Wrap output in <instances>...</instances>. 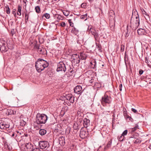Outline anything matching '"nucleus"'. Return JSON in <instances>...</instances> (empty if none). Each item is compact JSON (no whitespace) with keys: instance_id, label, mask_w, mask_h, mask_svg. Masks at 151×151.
Listing matches in <instances>:
<instances>
[{"instance_id":"obj_51","label":"nucleus","mask_w":151,"mask_h":151,"mask_svg":"<svg viewBox=\"0 0 151 151\" xmlns=\"http://www.w3.org/2000/svg\"><path fill=\"white\" fill-rule=\"evenodd\" d=\"M32 151H40V149L37 148H35L32 150Z\"/></svg>"},{"instance_id":"obj_58","label":"nucleus","mask_w":151,"mask_h":151,"mask_svg":"<svg viewBox=\"0 0 151 151\" xmlns=\"http://www.w3.org/2000/svg\"><path fill=\"white\" fill-rule=\"evenodd\" d=\"M122 84H121L119 86V89L120 91H122Z\"/></svg>"},{"instance_id":"obj_44","label":"nucleus","mask_w":151,"mask_h":151,"mask_svg":"<svg viewBox=\"0 0 151 151\" xmlns=\"http://www.w3.org/2000/svg\"><path fill=\"white\" fill-rule=\"evenodd\" d=\"M127 132L128 130L127 129H126L123 132L122 134L124 136L126 135L127 134Z\"/></svg>"},{"instance_id":"obj_17","label":"nucleus","mask_w":151,"mask_h":151,"mask_svg":"<svg viewBox=\"0 0 151 151\" xmlns=\"http://www.w3.org/2000/svg\"><path fill=\"white\" fill-rule=\"evenodd\" d=\"M96 60H94L93 62H90V67L93 69H95L96 67Z\"/></svg>"},{"instance_id":"obj_12","label":"nucleus","mask_w":151,"mask_h":151,"mask_svg":"<svg viewBox=\"0 0 151 151\" xmlns=\"http://www.w3.org/2000/svg\"><path fill=\"white\" fill-rule=\"evenodd\" d=\"M83 125L84 127L87 128L90 124V121L88 119L85 118L83 120Z\"/></svg>"},{"instance_id":"obj_49","label":"nucleus","mask_w":151,"mask_h":151,"mask_svg":"<svg viewBox=\"0 0 151 151\" xmlns=\"http://www.w3.org/2000/svg\"><path fill=\"white\" fill-rule=\"evenodd\" d=\"M8 112L9 114H11L13 113V111L12 110H8Z\"/></svg>"},{"instance_id":"obj_54","label":"nucleus","mask_w":151,"mask_h":151,"mask_svg":"<svg viewBox=\"0 0 151 151\" xmlns=\"http://www.w3.org/2000/svg\"><path fill=\"white\" fill-rule=\"evenodd\" d=\"M27 2V0H23V2L24 3V7H25V8L26 7V2Z\"/></svg>"},{"instance_id":"obj_42","label":"nucleus","mask_w":151,"mask_h":151,"mask_svg":"<svg viewBox=\"0 0 151 151\" xmlns=\"http://www.w3.org/2000/svg\"><path fill=\"white\" fill-rule=\"evenodd\" d=\"M16 133H17V134H16V136H15V137H16L17 136H20L22 134V133L20 131H16Z\"/></svg>"},{"instance_id":"obj_46","label":"nucleus","mask_w":151,"mask_h":151,"mask_svg":"<svg viewBox=\"0 0 151 151\" xmlns=\"http://www.w3.org/2000/svg\"><path fill=\"white\" fill-rule=\"evenodd\" d=\"M124 46L123 45H122L121 47V51L123 52L124 51Z\"/></svg>"},{"instance_id":"obj_48","label":"nucleus","mask_w":151,"mask_h":151,"mask_svg":"<svg viewBox=\"0 0 151 151\" xmlns=\"http://www.w3.org/2000/svg\"><path fill=\"white\" fill-rule=\"evenodd\" d=\"M86 6V3H83L81 5V7L83 8H85Z\"/></svg>"},{"instance_id":"obj_21","label":"nucleus","mask_w":151,"mask_h":151,"mask_svg":"<svg viewBox=\"0 0 151 151\" xmlns=\"http://www.w3.org/2000/svg\"><path fill=\"white\" fill-rule=\"evenodd\" d=\"M22 8V7L21 6L19 5L18 6L17 14L19 16L21 15Z\"/></svg>"},{"instance_id":"obj_35","label":"nucleus","mask_w":151,"mask_h":151,"mask_svg":"<svg viewBox=\"0 0 151 151\" xmlns=\"http://www.w3.org/2000/svg\"><path fill=\"white\" fill-rule=\"evenodd\" d=\"M133 142L135 144L140 143L141 142V140L139 139H134L133 140Z\"/></svg>"},{"instance_id":"obj_45","label":"nucleus","mask_w":151,"mask_h":151,"mask_svg":"<svg viewBox=\"0 0 151 151\" xmlns=\"http://www.w3.org/2000/svg\"><path fill=\"white\" fill-rule=\"evenodd\" d=\"M70 127H68L67 129H66V133H67L68 134L70 133Z\"/></svg>"},{"instance_id":"obj_52","label":"nucleus","mask_w":151,"mask_h":151,"mask_svg":"<svg viewBox=\"0 0 151 151\" xmlns=\"http://www.w3.org/2000/svg\"><path fill=\"white\" fill-rule=\"evenodd\" d=\"M60 26L62 27H65L66 26V24L64 22H62L60 24Z\"/></svg>"},{"instance_id":"obj_34","label":"nucleus","mask_w":151,"mask_h":151,"mask_svg":"<svg viewBox=\"0 0 151 151\" xmlns=\"http://www.w3.org/2000/svg\"><path fill=\"white\" fill-rule=\"evenodd\" d=\"M29 16L27 13H25V23H27L29 19Z\"/></svg>"},{"instance_id":"obj_33","label":"nucleus","mask_w":151,"mask_h":151,"mask_svg":"<svg viewBox=\"0 0 151 151\" xmlns=\"http://www.w3.org/2000/svg\"><path fill=\"white\" fill-rule=\"evenodd\" d=\"M71 58H73H73H80V56L79 55L77 54H73Z\"/></svg>"},{"instance_id":"obj_29","label":"nucleus","mask_w":151,"mask_h":151,"mask_svg":"<svg viewBox=\"0 0 151 151\" xmlns=\"http://www.w3.org/2000/svg\"><path fill=\"white\" fill-rule=\"evenodd\" d=\"M7 43L4 40H0V46L1 47L4 45H7Z\"/></svg>"},{"instance_id":"obj_9","label":"nucleus","mask_w":151,"mask_h":151,"mask_svg":"<svg viewBox=\"0 0 151 151\" xmlns=\"http://www.w3.org/2000/svg\"><path fill=\"white\" fill-rule=\"evenodd\" d=\"M74 92L78 94H81L83 91L81 86L80 85H77L74 89Z\"/></svg>"},{"instance_id":"obj_2","label":"nucleus","mask_w":151,"mask_h":151,"mask_svg":"<svg viewBox=\"0 0 151 151\" xmlns=\"http://www.w3.org/2000/svg\"><path fill=\"white\" fill-rule=\"evenodd\" d=\"M48 119V117L44 114L37 113L36 117V122L38 124H45Z\"/></svg>"},{"instance_id":"obj_60","label":"nucleus","mask_w":151,"mask_h":151,"mask_svg":"<svg viewBox=\"0 0 151 151\" xmlns=\"http://www.w3.org/2000/svg\"><path fill=\"white\" fill-rule=\"evenodd\" d=\"M15 11H16V10L15 9L14 10H13L12 11V13L14 14V15H16V13Z\"/></svg>"},{"instance_id":"obj_22","label":"nucleus","mask_w":151,"mask_h":151,"mask_svg":"<svg viewBox=\"0 0 151 151\" xmlns=\"http://www.w3.org/2000/svg\"><path fill=\"white\" fill-rule=\"evenodd\" d=\"M139 25V20H135V27H134L135 29L138 28Z\"/></svg>"},{"instance_id":"obj_36","label":"nucleus","mask_w":151,"mask_h":151,"mask_svg":"<svg viewBox=\"0 0 151 151\" xmlns=\"http://www.w3.org/2000/svg\"><path fill=\"white\" fill-rule=\"evenodd\" d=\"M35 10L36 12L37 13H40V8L39 6H37L35 7Z\"/></svg>"},{"instance_id":"obj_57","label":"nucleus","mask_w":151,"mask_h":151,"mask_svg":"<svg viewBox=\"0 0 151 151\" xmlns=\"http://www.w3.org/2000/svg\"><path fill=\"white\" fill-rule=\"evenodd\" d=\"M143 72H144V71L143 70H142V69H139V74L140 75H141L143 74Z\"/></svg>"},{"instance_id":"obj_25","label":"nucleus","mask_w":151,"mask_h":151,"mask_svg":"<svg viewBox=\"0 0 151 151\" xmlns=\"http://www.w3.org/2000/svg\"><path fill=\"white\" fill-rule=\"evenodd\" d=\"M87 16V14H85L81 16L80 17V18L81 19L84 20L85 21L88 19Z\"/></svg>"},{"instance_id":"obj_43","label":"nucleus","mask_w":151,"mask_h":151,"mask_svg":"<svg viewBox=\"0 0 151 151\" xmlns=\"http://www.w3.org/2000/svg\"><path fill=\"white\" fill-rule=\"evenodd\" d=\"M63 14L65 16H68L69 15V12L68 11H65L64 10L63 11Z\"/></svg>"},{"instance_id":"obj_28","label":"nucleus","mask_w":151,"mask_h":151,"mask_svg":"<svg viewBox=\"0 0 151 151\" xmlns=\"http://www.w3.org/2000/svg\"><path fill=\"white\" fill-rule=\"evenodd\" d=\"M138 127H139V126H138V125L137 124H136L135 125V126L134 127L131 129H130L131 132H133L135 131L137 129H139Z\"/></svg>"},{"instance_id":"obj_50","label":"nucleus","mask_w":151,"mask_h":151,"mask_svg":"<svg viewBox=\"0 0 151 151\" xmlns=\"http://www.w3.org/2000/svg\"><path fill=\"white\" fill-rule=\"evenodd\" d=\"M126 30H127V31L126 32V33L125 34V37H127L128 36V27L127 26V27Z\"/></svg>"},{"instance_id":"obj_38","label":"nucleus","mask_w":151,"mask_h":151,"mask_svg":"<svg viewBox=\"0 0 151 151\" xmlns=\"http://www.w3.org/2000/svg\"><path fill=\"white\" fill-rule=\"evenodd\" d=\"M26 124V123L23 120H22L20 122V125L23 127Z\"/></svg>"},{"instance_id":"obj_62","label":"nucleus","mask_w":151,"mask_h":151,"mask_svg":"<svg viewBox=\"0 0 151 151\" xmlns=\"http://www.w3.org/2000/svg\"><path fill=\"white\" fill-rule=\"evenodd\" d=\"M145 62L146 63H148V62L147 58V57H145Z\"/></svg>"},{"instance_id":"obj_16","label":"nucleus","mask_w":151,"mask_h":151,"mask_svg":"<svg viewBox=\"0 0 151 151\" xmlns=\"http://www.w3.org/2000/svg\"><path fill=\"white\" fill-rule=\"evenodd\" d=\"M96 48L98 49V51L100 52H102V47L101 45L99 43L96 42Z\"/></svg>"},{"instance_id":"obj_63","label":"nucleus","mask_w":151,"mask_h":151,"mask_svg":"<svg viewBox=\"0 0 151 151\" xmlns=\"http://www.w3.org/2000/svg\"><path fill=\"white\" fill-rule=\"evenodd\" d=\"M73 127H74V128L76 129H79V128L78 127V126H77V127L76 128H75L74 126H73Z\"/></svg>"},{"instance_id":"obj_8","label":"nucleus","mask_w":151,"mask_h":151,"mask_svg":"<svg viewBox=\"0 0 151 151\" xmlns=\"http://www.w3.org/2000/svg\"><path fill=\"white\" fill-rule=\"evenodd\" d=\"M33 146L30 143H27L24 146L23 151H32L33 149Z\"/></svg>"},{"instance_id":"obj_20","label":"nucleus","mask_w":151,"mask_h":151,"mask_svg":"<svg viewBox=\"0 0 151 151\" xmlns=\"http://www.w3.org/2000/svg\"><path fill=\"white\" fill-rule=\"evenodd\" d=\"M71 32L72 33L76 35L78 33V30L75 27H73L72 29Z\"/></svg>"},{"instance_id":"obj_53","label":"nucleus","mask_w":151,"mask_h":151,"mask_svg":"<svg viewBox=\"0 0 151 151\" xmlns=\"http://www.w3.org/2000/svg\"><path fill=\"white\" fill-rule=\"evenodd\" d=\"M71 19H69L68 20V22L69 23H70V25L71 26H72V27H73V23H72V22H71Z\"/></svg>"},{"instance_id":"obj_23","label":"nucleus","mask_w":151,"mask_h":151,"mask_svg":"<svg viewBox=\"0 0 151 151\" xmlns=\"http://www.w3.org/2000/svg\"><path fill=\"white\" fill-rule=\"evenodd\" d=\"M80 62V58H73V60H72V63H74L75 64L79 63Z\"/></svg>"},{"instance_id":"obj_61","label":"nucleus","mask_w":151,"mask_h":151,"mask_svg":"<svg viewBox=\"0 0 151 151\" xmlns=\"http://www.w3.org/2000/svg\"><path fill=\"white\" fill-rule=\"evenodd\" d=\"M16 133H13L12 135V137H14L15 135H16Z\"/></svg>"},{"instance_id":"obj_19","label":"nucleus","mask_w":151,"mask_h":151,"mask_svg":"<svg viewBox=\"0 0 151 151\" xmlns=\"http://www.w3.org/2000/svg\"><path fill=\"white\" fill-rule=\"evenodd\" d=\"M47 132V131L45 129H41L40 130L39 133L42 136L45 134Z\"/></svg>"},{"instance_id":"obj_26","label":"nucleus","mask_w":151,"mask_h":151,"mask_svg":"<svg viewBox=\"0 0 151 151\" xmlns=\"http://www.w3.org/2000/svg\"><path fill=\"white\" fill-rule=\"evenodd\" d=\"M125 118L126 119L127 122H129L130 121L133 122V119L129 115L126 116Z\"/></svg>"},{"instance_id":"obj_5","label":"nucleus","mask_w":151,"mask_h":151,"mask_svg":"<svg viewBox=\"0 0 151 151\" xmlns=\"http://www.w3.org/2000/svg\"><path fill=\"white\" fill-rule=\"evenodd\" d=\"M66 69V66L63 61H60L57 64V71H61L65 72Z\"/></svg>"},{"instance_id":"obj_59","label":"nucleus","mask_w":151,"mask_h":151,"mask_svg":"<svg viewBox=\"0 0 151 151\" xmlns=\"http://www.w3.org/2000/svg\"><path fill=\"white\" fill-rule=\"evenodd\" d=\"M70 72V74L69 75L70 76H72L73 75V69H72V70H71L70 71H69Z\"/></svg>"},{"instance_id":"obj_4","label":"nucleus","mask_w":151,"mask_h":151,"mask_svg":"<svg viewBox=\"0 0 151 151\" xmlns=\"http://www.w3.org/2000/svg\"><path fill=\"white\" fill-rule=\"evenodd\" d=\"M102 104L104 106L106 104H110L112 101V99L110 96L105 94L103 96L101 100Z\"/></svg>"},{"instance_id":"obj_27","label":"nucleus","mask_w":151,"mask_h":151,"mask_svg":"<svg viewBox=\"0 0 151 151\" xmlns=\"http://www.w3.org/2000/svg\"><path fill=\"white\" fill-rule=\"evenodd\" d=\"M80 56L82 60H86L87 57L86 55L83 53L80 54Z\"/></svg>"},{"instance_id":"obj_24","label":"nucleus","mask_w":151,"mask_h":151,"mask_svg":"<svg viewBox=\"0 0 151 151\" xmlns=\"http://www.w3.org/2000/svg\"><path fill=\"white\" fill-rule=\"evenodd\" d=\"M145 30L142 29H139L137 30V33L139 35L143 34L145 32Z\"/></svg>"},{"instance_id":"obj_40","label":"nucleus","mask_w":151,"mask_h":151,"mask_svg":"<svg viewBox=\"0 0 151 151\" xmlns=\"http://www.w3.org/2000/svg\"><path fill=\"white\" fill-rule=\"evenodd\" d=\"M69 101L71 103H73L74 102V97H73L72 95L70 97V100H69Z\"/></svg>"},{"instance_id":"obj_13","label":"nucleus","mask_w":151,"mask_h":151,"mask_svg":"<svg viewBox=\"0 0 151 151\" xmlns=\"http://www.w3.org/2000/svg\"><path fill=\"white\" fill-rule=\"evenodd\" d=\"M6 45L2 46L0 47V51L2 52H5L7 51L8 48L6 47Z\"/></svg>"},{"instance_id":"obj_6","label":"nucleus","mask_w":151,"mask_h":151,"mask_svg":"<svg viewBox=\"0 0 151 151\" xmlns=\"http://www.w3.org/2000/svg\"><path fill=\"white\" fill-rule=\"evenodd\" d=\"M39 145L40 148L42 149H47L50 146V145L47 141H40L39 142Z\"/></svg>"},{"instance_id":"obj_31","label":"nucleus","mask_w":151,"mask_h":151,"mask_svg":"<svg viewBox=\"0 0 151 151\" xmlns=\"http://www.w3.org/2000/svg\"><path fill=\"white\" fill-rule=\"evenodd\" d=\"M5 8L6 9V12L7 14H9L10 13V9L9 8V6L7 5L5 6Z\"/></svg>"},{"instance_id":"obj_30","label":"nucleus","mask_w":151,"mask_h":151,"mask_svg":"<svg viewBox=\"0 0 151 151\" xmlns=\"http://www.w3.org/2000/svg\"><path fill=\"white\" fill-rule=\"evenodd\" d=\"M124 137L121 134L120 136L118 137V139L120 141H122L124 139Z\"/></svg>"},{"instance_id":"obj_3","label":"nucleus","mask_w":151,"mask_h":151,"mask_svg":"<svg viewBox=\"0 0 151 151\" xmlns=\"http://www.w3.org/2000/svg\"><path fill=\"white\" fill-rule=\"evenodd\" d=\"M34 48L40 54L45 55L47 54V50L44 47L38 45L37 42L35 43Z\"/></svg>"},{"instance_id":"obj_1","label":"nucleus","mask_w":151,"mask_h":151,"mask_svg":"<svg viewBox=\"0 0 151 151\" xmlns=\"http://www.w3.org/2000/svg\"><path fill=\"white\" fill-rule=\"evenodd\" d=\"M49 65L48 63L43 59L39 58L35 63V67L37 71L40 72Z\"/></svg>"},{"instance_id":"obj_11","label":"nucleus","mask_w":151,"mask_h":151,"mask_svg":"<svg viewBox=\"0 0 151 151\" xmlns=\"http://www.w3.org/2000/svg\"><path fill=\"white\" fill-rule=\"evenodd\" d=\"M88 135V132L81 130L80 131V136L82 139H84Z\"/></svg>"},{"instance_id":"obj_14","label":"nucleus","mask_w":151,"mask_h":151,"mask_svg":"<svg viewBox=\"0 0 151 151\" xmlns=\"http://www.w3.org/2000/svg\"><path fill=\"white\" fill-rule=\"evenodd\" d=\"M59 144L62 145H64L65 143V137L63 136H61L59 137Z\"/></svg>"},{"instance_id":"obj_47","label":"nucleus","mask_w":151,"mask_h":151,"mask_svg":"<svg viewBox=\"0 0 151 151\" xmlns=\"http://www.w3.org/2000/svg\"><path fill=\"white\" fill-rule=\"evenodd\" d=\"M143 14L144 15H145L147 17H149V15L144 10H143V12L142 11Z\"/></svg>"},{"instance_id":"obj_64","label":"nucleus","mask_w":151,"mask_h":151,"mask_svg":"<svg viewBox=\"0 0 151 151\" xmlns=\"http://www.w3.org/2000/svg\"><path fill=\"white\" fill-rule=\"evenodd\" d=\"M1 139H2L3 140H4V139H5V138L4 137H1Z\"/></svg>"},{"instance_id":"obj_18","label":"nucleus","mask_w":151,"mask_h":151,"mask_svg":"<svg viewBox=\"0 0 151 151\" xmlns=\"http://www.w3.org/2000/svg\"><path fill=\"white\" fill-rule=\"evenodd\" d=\"M111 140L108 142V143L104 147V151H106L109 148L111 145Z\"/></svg>"},{"instance_id":"obj_10","label":"nucleus","mask_w":151,"mask_h":151,"mask_svg":"<svg viewBox=\"0 0 151 151\" xmlns=\"http://www.w3.org/2000/svg\"><path fill=\"white\" fill-rule=\"evenodd\" d=\"M92 34L93 35L95 39V41L96 42H99L100 37L98 33L96 31L91 32Z\"/></svg>"},{"instance_id":"obj_39","label":"nucleus","mask_w":151,"mask_h":151,"mask_svg":"<svg viewBox=\"0 0 151 151\" xmlns=\"http://www.w3.org/2000/svg\"><path fill=\"white\" fill-rule=\"evenodd\" d=\"M123 115L124 116L125 118L126 116H128V115L127 114V112L125 109H123Z\"/></svg>"},{"instance_id":"obj_41","label":"nucleus","mask_w":151,"mask_h":151,"mask_svg":"<svg viewBox=\"0 0 151 151\" xmlns=\"http://www.w3.org/2000/svg\"><path fill=\"white\" fill-rule=\"evenodd\" d=\"M72 95L71 94H68L67 95H66L65 96V97L68 100H70V97Z\"/></svg>"},{"instance_id":"obj_32","label":"nucleus","mask_w":151,"mask_h":151,"mask_svg":"<svg viewBox=\"0 0 151 151\" xmlns=\"http://www.w3.org/2000/svg\"><path fill=\"white\" fill-rule=\"evenodd\" d=\"M109 26L110 27L111 30L114 31L115 29V24L114 23L109 24Z\"/></svg>"},{"instance_id":"obj_15","label":"nucleus","mask_w":151,"mask_h":151,"mask_svg":"<svg viewBox=\"0 0 151 151\" xmlns=\"http://www.w3.org/2000/svg\"><path fill=\"white\" fill-rule=\"evenodd\" d=\"M134 14L133 12H132V18L133 17H135V19L137 20H139V17L138 14L136 10V11L134 12Z\"/></svg>"},{"instance_id":"obj_56","label":"nucleus","mask_w":151,"mask_h":151,"mask_svg":"<svg viewBox=\"0 0 151 151\" xmlns=\"http://www.w3.org/2000/svg\"><path fill=\"white\" fill-rule=\"evenodd\" d=\"M57 18L59 20H60L62 19V17L60 15H58V16L57 17Z\"/></svg>"},{"instance_id":"obj_37","label":"nucleus","mask_w":151,"mask_h":151,"mask_svg":"<svg viewBox=\"0 0 151 151\" xmlns=\"http://www.w3.org/2000/svg\"><path fill=\"white\" fill-rule=\"evenodd\" d=\"M45 17L47 19H49L50 17V14L47 13L44 14L42 16V17Z\"/></svg>"},{"instance_id":"obj_7","label":"nucleus","mask_w":151,"mask_h":151,"mask_svg":"<svg viewBox=\"0 0 151 151\" xmlns=\"http://www.w3.org/2000/svg\"><path fill=\"white\" fill-rule=\"evenodd\" d=\"M9 127V123L8 122L4 121L0 123V128L1 129L6 130Z\"/></svg>"},{"instance_id":"obj_55","label":"nucleus","mask_w":151,"mask_h":151,"mask_svg":"<svg viewBox=\"0 0 151 151\" xmlns=\"http://www.w3.org/2000/svg\"><path fill=\"white\" fill-rule=\"evenodd\" d=\"M131 111L134 113H137V110L134 108H132Z\"/></svg>"}]
</instances>
